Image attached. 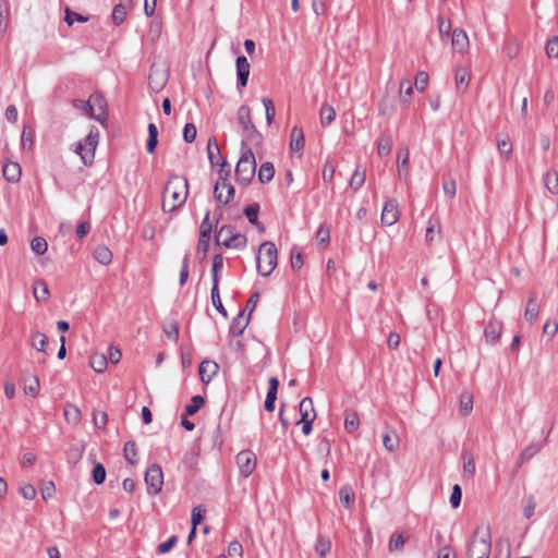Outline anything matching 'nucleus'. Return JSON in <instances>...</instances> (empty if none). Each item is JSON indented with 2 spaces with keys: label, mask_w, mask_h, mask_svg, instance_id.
<instances>
[{
  "label": "nucleus",
  "mask_w": 558,
  "mask_h": 558,
  "mask_svg": "<svg viewBox=\"0 0 558 558\" xmlns=\"http://www.w3.org/2000/svg\"><path fill=\"white\" fill-rule=\"evenodd\" d=\"M189 195L187 179L173 174L171 175L163 190L162 210L165 213H172L180 208L186 201Z\"/></svg>",
  "instance_id": "1"
},
{
  "label": "nucleus",
  "mask_w": 558,
  "mask_h": 558,
  "mask_svg": "<svg viewBox=\"0 0 558 558\" xmlns=\"http://www.w3.org/2000/svg\"><path fill=\"white\" fill-rule=\"evenodd\" d=\"M256 172V160L253 151L247 147L246 143H241V156L235 166V179L239 184L247 185L254 178Z\"/></svg>",
  "instance_id": "2"
},
{
  "label": "nucleus",
  "mask_w": 558,
  "mask_h": 558,
  "mask_svg": "<svg viewBox=\"0 0 558 558\" xmlns=\"http://www.w3.org/2000/svg\"><path fill=\"white\" fill-rule=\"evenodd\" d=\"M256 267L263 277H268L277 267V248L272 242L266 241L260 244L256 256Z\"/></svg>",
  "instance_id": "3"
},
{
  "label": "nucleus",
  "mask_w": 558,
  "mask_h": 558,
  "mask_svg": "<svg viewBox=\"0 0 558 558\" xmlns=\"http://www.w3.org/2000/svg\"><path fill=\"white\" fill-rule=\"evenodd\" d=\"M99 141V131L92 128L87 136L76 145L75 153L81 156L85 166L92 165L95 157V150Z\"/></svg>",
  "instance_id": "4"
},
{
  "label": "nucleus",
  "mask_w": 558,
  "mask_h": 558,
  "mask_svg": "<svg viewBox=\"0 0 558 558\" xmlns=\"http://www.w3.org/2000/svg\"><path fill=\"white\" fill-rule=\"evenodd\" d=\"M216 241L228 248L242 250L246 247L247 239L244 234L234 232L233 227L222 226L217 232Z\"/></svg>",
  "instance_id": "5"
},
{
  "label": "nucleus",
  "mask_w": 558,
  "mask_h": 558,
  "mask_svg": "<svg viewBox=\"0 0 558 558\" xmlns=\"http://www.w3.org/2000/svg\"><path fill=\"white\" fill-rule=\"evenodd\" d=\"M490 549L489 534L480 535L478 531H476L468 546V558H489Z\"/></svg>",
  "instance_id": "6"
},
{
  "label": "nucleus",
  "mask_w": 558,
  "mask_h": 558,
  "mask_svg": "<svg viewBox=\"0 0 558 558\" xmlns=\"http://www.w3.org/2000/svg\"><path fill=\"white\" fill-rule=\"evenodd\" d=\"M145 483L148 494L157 495L161 492L163 485L162 470L158 464H151L145 472Z\"/></svg>",
  "instance_id": "7"
},
{
  "label": "nucleus",
  "mask_w": 558,
  "mask_h": 558,
  "mask_svg": "<svg viewBox=\"0 0 558 558\" xmlns=\"http://www.w3.org/2000/svg\"><path fill=\"white\" fill-rule=\"evenodd\" d=\"M238 122L242 126L247 140L253 141L254 137H259V132L252 122L250 107L243 105L238 110Z\"/></svg>",
  "instance_id": "8"
},
{
  "label": "nucleus",
  "mask_w": 558,
  "mask_h": 558,
  "mask_svg": "<svg viewBox=\"0 0 558 558\" xmlns=\"http://www.w3.org/2000/svg\"><path fill=\"white\" fill-rule=\"evenodd\" d=\"M89 117L104 123L107 120V101L100 94H92L89 97Z\"/></svg>",
  "instance_id": "9"
},
{
  "label": "nucleus",
  "mask_w": 558,
  "mask_h": 558,
  "mask_svg": "<svg viewBox=\"0 0 558 558\" xmlns=\"http://www.w3.org/2000/svg\"><path fill=\"white\" fill-rule=\"evenodd\" d=\"M256 463V456L251 450H243L236 456V464L243 477H248L254 472Z\"/></svg>",
  "instance_id": "10"
},
{
  "label": "nucleus",
  "mask_w": 558,
  "mask_h": 558,
  "mask_svg": "<svg viewBox=\"0 0 558 558\" xmlns=\"http://www.w3.org/2000/svg\"><path fill=\"white\" fill-rule=\"evenodd\" d=\"M235 190L229 182H217L214 187V197L217 203L228 205L234 197Z\"/></svg>",
  "instance_id": "11"
},
{
  "label": "nucleus",
  "mask_w": 558,
  "mask_h": 558,
  "mask_svg": "<svg viewBox=\"0 0 558 558\" xmlns=\"http://www.w3.org/2000/svg\"><path fill=\"white\" fill-rule=\"evenodd\" d=\"M399 220V206L395 199H388L383 207L381 222L392 226Z\"/></svg>",
  "instance_id": "12"
},
{
  "label": "nucleus",
  "mask_w": 558,
  "mask_h": 558,
  "mask_svg": "<svg viewBox=\"0 0 558 558\" xmlns=\"http://www.w3.org/2000/svg\"><path fill=\"white\" fill-rule=\"evenodd\" d=\"M238 87H245L250 76V63L244 56H239L235 61Z\"/></svg>",
  "instance_id": "13"
},
{
  "label": "nucleus",
  "mask_w": 558,
  "mask_h": 558,
  "mask_svg": "<svg viewBox=\"0 0 558 558\" xmlns=\"http://www.w3.org/2000/svg\"><path fill=\"white\" fill-rule=\"evenodd\" d=\"M133 8V0H119L112 10V21L114 25H121L125 19L128 11Z\"/></svg>",
  "instance_id": "14"
},
{
  "label": "nucleus",
  "mask_w": 558,
  "mask_h": 558,
  "mask_svg": "<svg viewBox=\"0 0 558 558\" xmlns=\"http://www.w3.org/2000/svg\"><path fill=\"white\" fill-rule=\"evenodd\" d=\"M409 149L407 147L399 148L397 156V170L400 179L408 181L409 179Z\"/></svg>",
  "instance_id": "15"
},
{
  "label": "nucleus",
  "mask_w": 558,
  "mask_h": 558,
  "mask_svg": "<svg viewBox=\"0 0 558 558\" xmlns=\"http://www.w3.org/2000/svg\"><path fill=\"white\" fill-rule=\"evenodd\" d=\"M218 369H219V366L216 362L207 361V360L203 361L199 364V369H198L202 383L208 384L213 379V377L217 374Z\"/></svg>",
  "instance_id": "16"
},
{
  "label": "nucleus",
  "mask_w": 558,
  "mask_h": 558,
  "mask_svg": "<svg viewBox=\"0 0 558 558\" xmlns=\"http://www.w3.org/2000/svg\"><path fill=\"white\" fill-rule=\"evenodd\" d=\"M502 325L498 322H489L484 328V336L486 342L495 344L498 342L501 335Z\"/></svg>",
  "instance_id": "17"
},
{
  "label": "nucleus",
  "mask_w": 558,
  "mask_h": 558,
  "mask_svg": "<svg viewBox=\"0 0 558 558\" xmlns=\"http://www.w3.org/2000/svg\"><path fill=\"white\" fill-rule=\"evenodd\" d=\"M248 322H250V315L245 317L244 312L241 311L238 314V316L235 318H233V320L230 324V327H229L230 333L234 337L241 336L243 333V331L245 330L246 326L248 325Z\"/></svg>",
  "instance_id": "18"
},
{
  "label": "nucleus",
  "mask_w": 558,
  "mask_h": 558,
  "mask_svg": "<svg viewBox=\"0 0 558 558\" xmlns=\"http://www.w3.org/2000/svg\"><path fill=\"white\" fill-rule=\"evenodd\" d=\"M451 44L453 49L459 52H464L469 47V38L466 33L461 28H456L452 32Z\"/></svg>",
  "instance_id": "19"
},
{
  "label": "nucleus",
  "mask_w": 558,
  "mask_h": 558,
  "mask_svg": "<svg viewBox=\"0 0 558 558\" xmlns=\"http://www.w3.org/2000/svg\"><path fill=\"white\" fill-rule=\"evenodd\" d=\"M304 132L300 126H293L290 134V149L292 151H301L304 148Z\"/></svg>",
  "instance_id": "20"
},
{
  "label": "nucleus",
  "mask_w": 558,
  "mask_h": 558,
  "mask_svg": "<svg viewBox=\"0 0 558 558\" xmlns=\"http://www.w3.org/2000/svg\"><path fill=\"white\" fill-rule=\"evenodd\" d=\"M2 174L9 182L16 183L21 178V166L17 162H7L2 167Z\"/></svg>",
  "instance_id": "21"
},
{
  "label": "nucleus",
  "mask_w": 558,
  "mask_h": 558,
  "mask_svg": "<svg viewBox=\"0 0 558 558\" xmlns=\"http://www.w3.org/2000/svg\"><path fill=\"white\" fill-rule=\"evenodd\" d=\"M299 411L301 415L300 421L316 418V412L314 409L313 400L310 397H305L301 400L299 404Z\"/></svg>",
  "instance_id": "22"
},
{
  "label": "nucleus",
  "mask_w": 558,
  "mask_h": 558,
  "mask_svg": "<svg viewBox=\"0 0 558 558\" xmlns=\"http://www.w3.org/2000/svg\"><path fill=\"white\" fill-rule=\"evenodd\" d=\"M207 154H208V159H209L211 167H217L218 165H220L222 162V160H226L221 156L219 147H218L215 138L208 140Z\"/></svg>",
  "instance_id": "23"
},
{
  "label": "nucleus",
  "mask_w": 558,
  "mask_h": 558,
  "mask_svg": "<svg viewBox=\"0 0 558 558\" xmlns=\"http://www.w3.org/2000/svg\"><path fill=\"white\" fill-rule=\"evenodd\" d=\"M470 71L465 66H457L456 74H454V81H456V87L458 90H465L469 83H470Z\"/></svg>",
  "instance_id": "24"
},
{
  "label": "nucleus",
  "mask_w": 558,
  "mask_h": 558,
  "mask_svg": "<svg viewBox=\"0 0 558 558\" xmlns=\"http://www.w3.org/2000/svg\"><path fill=\"white\" fill-rule=\"evenodd\" d=\"M33 294L37 302H46L49 298V289L47 283L37 279L33 283Z\"/></svg>",
  "instance_id": "25"
},
{
  "label": "nucleus",
  "mask_w": 558,
  "mask_h": 558,
  "mask_svg": "<svg viewBox=\"0 0 558 558\" xmlns=\"http://www.w3.org/2000/svg\"><path fill=\"white\" fill-rule=\"evenodd\" d=\"M320 124L327 126L331 124L336 119V110L332 106L324 104L319 110Z\"/></svg>",
  "instance_id": "26"
},
{
  "label": "nucleus",
  "mask_w": 558,
  "mask_h": 558,
  "mask_svg": "<svg viewBox=\"0 0 558 558\" xmlns=\"http://www.w3.org/2000/svg\"><path fill=\"white\" fill-rule=\"evenodd\" d=\"M463 460V472L469 477H473L475 473V459L470 450H463L461 453Z\"/></svg>",
  "instance_id": "27"
},
{
  "label": "nucleus",
  "mask_w": 558,
  "mask_h": 558,
  "mask_svg": "<svg viewBox=\"0 0 558 558\" xmlns=\"http://www.w3.org/2000/svg\"><path fill=\"white\" fill-rule=\"evenodd\" d=\"M223 268V257L221 254H216L213 257V265H211V280L213 286L216 284V288L219 287V280H220V271Z\"/></svg>",
  "instance_id": "28"
},
{
  "label": "nucleus",
  "mask_w": 558,
  "mask_h": 558,
  "mask_svg": "<svg viewBox=\"0 0 558 558\" xmlns=\"http://www.w3.org/2000/svg\"><path fill=\"white\" fill-rule=\"evenodd\" d=\"M94 258L101 265H109L112 260L111 251L105 245H98L94 250Z\"/></svg>",
  "instance_id": "29"
},
{
  "label": "nucleus",
  "mask_w": 558,
  "mask_h": 558,
  "mask_svg": "<svg viewBox=\"0 0 558 558\" xmlns=\"http://www.w3.org/2000/svg\"><path fill=\"white\" fill-rule=\"evenodd\" d=\"M275 175V167L271 162L266 161L260 165L258 170V181L263 184L270 182Z\"/></svg>",
  "instance_id": "30"
},
{
  "label": "nucleus",
  "mask_w": 558,
  "mask_h": 558,
  "mask_svg": "<svg viewBox=\"0 0 558 558\" xmlns=\"http://www.w3.org/2000/svg\"><path fill=\"white\" fill-rule=\"evenodd\" d=\"M365 179V169L361 170L360 167L357 166L350 178L349 185L353 191H357L363 186Z\"/></svg>",
  "instance_id": "31"
},
{
  "label": "nucleus",
  "mask_w": 558,
  "mask_h": 558,
  "mask_svg": "<svg viewBox=\"0 0 558 558\" xmlns=\"http://www.w3.org/2000/svg\"><path fill=\"white\" fill-rule=\"evenodd\" d=\"M536 300H537L536 293L535 292L531 293V296L527 301L525 312H524V316L527 320L532 322V320L536 319V317L538 315L539 305L537 304Z\"/></svg>",
  "instance_id": "32"
},
{
  "label": "nucleus",
  "mask_w": 558,
  "mask_h": 558,
  "mask_svg": "<svg viewBox=\"0 0 558 558\" xmlns=\"http://www.w3.org/2000/svg\"><path fill=\"white\" fill-rule=\"evenodd\" d=\"M39 388L40 384L37 376L29 375L28 377L24 378L23 390L26 395H32L33 397H36L39 392Z\"/></svg>",
  "instance_id": "33"
},
{
  "label": "nucleus",
  "mask_w": 558,
  "mask_h": 558,
  "mask_svg": "<svg viewBox=\"0 0 558 558\" xmlns=\"http://www.w3.org/2000/svg\"><path fill=\"white\" fill-rule=\"evenodd\" d=\"M89 365L95 372L102 373L107 368L108 359L105 354L94 353L89 359Z\"/></svg>",
  "instance_id": "34"
},
{
  "label": "nucleus",
  "mask_w": 558,
  "mask_h": 558,
  "mask_svg": "<svg viewBox=\"0 0 558 558\" xmlns=\"http://www.w3.org/2000/svg\"><path fill=\"white\" fill-rule=\"evenodd\" d=\"M545 187L551 194H558V173L556 171H547L543 178Z\"/></svg>",
  "instance_id": "35"
},
{
  "label": "nucleus",
  "mask_w": 558,
  "mask_h": 558,
  "mask_svg": "<svg viewBox=\"0 0 558 558\" xmlns=\"http://www.w3.org/2000/svg\"><path fill=\"white\" fill-rule=\"evenodd\" d=\"M383 445L388 452H393L399 446V437L395 432H386L383 435Z\"/></svg>",
  "instance_id": "36"
},
{
  "label": "nucleus",
  "mask_w": 558,
  "mask_h": 558,
  "mask_svg": "<svg viewBox=\"0 0 558 558\" xmlns=\"http://www.w3.org/2000/svg\"><path fill=\"white\" fill-rule=\"evenodd\" d=\"M258 211L259 205L257 203H254L244 209V215L252 225L263 230V226L258 222Z\"/></svg>",
  "instance_id": "37"
},
{
  "label": "nucleus",
  "mask_w": 558,
  "mask_h": 558,
  "mask_svg": "<svg viewBox=\"0 0 558 558\" xmlns=\"http://www.w3.org/2000/svg\"><path fill=\"white\" fill-rule=\"evenodd\" d=\"M210 298H211V303L213 305L215 306V308L223 316V317H227L228 316V313H227V310L225 308L222 302H221V298H220V292H219V287L216 288V284L213 286L211 288V292H210Z\"/></svg>",
  "instance_id": "38"
},
{
  "label": "nucleus",
  "mask_w": 558,
  "mask_h": 558,
  "mask_svg": "<svg viewBox=\"0 0 558 558\" xmlns=\"http://www.w3.org/2000/svg\"><path fill=\"white\" fill-rule=\"evenodd\" d=\"M360 426V418L356 412H348L344 417V427L348 433H354Z\"/></svg>",
  "instance_id": "39"
},
{
  "label": "nucleus",
  "mask_w": 558,
  "mask_h": 558,
  "mask_svg": "<svg viewBox=\"0 0 558 558\" xmlns=\"http://www.w3.org/2000/svg\"><path fill=\"white\" fill-rule=\"evenodd\" d=\"M123 453H124L125 460L130 464L135 465L137 463V460H136V456H137L136 444L133 440H130V441L125 442L124 448H123Z\"/></svg>",
  "instance_id": "40"
},
{
  "label": "nucleus",
  "mask_w": 558,
  "mask_h": 558,
  "mask_svg": "<svg viewBox=\"0 0 558 558\" xmlns=\"http://www.w3.org/2000/svg\"><path fill=\"white\" fill-rule=\"evenodd\" d=\"M205 400L202 396L197 395L192 397L189 404L185 405V413L187 415H194L204 405Z\"/></svg>",
  "instance_id": "41"
},
{
  "label": "nucleus",
  "mask_w": 558,
  "mask_h": 558,
  "mask_svg": "<svg viewBox=\"0 0 558 558\" xmlns=\"http://www.w3.org/2000/svg\"><path fill=\"white\" fill-rule=\"evenodd\" d=\"M330 542L322 535H318L315 544V550L317 555L324 558L330 550Z\"/></svg>",
  "instance_id": "42"
},
{
  "label": "nucleus",
  "mask_w": 558,
  "mask_h": 558,
  "mask_svg": "<svg viewBox=\"0 0 558 558\" xmlns=\"http://www.w3.org/2000/svg\"><path fill=\"white\" fill-rule=\"evenodd\" d=\"M31 248L36 255H43L48 248V243L43 236H35L31 242Z\"/></svg>",
  "instance_id": "43"
},
{
  "label": "nucleus",
  "mask_w": 558,
  "mask_h": 558,
  "mask_svg": "<svg viewBox=\"0 0 558 558\" xmlns=\"http://www.w3.org/2000/svg\"><path fill=\"white\" fill-rule=\"evenodd\" d=\"M32 345L37 350V351H40V352H44L47 344H48V338L46 335L37 331L35 333H33L32 336Z\"/></svg>",
  "instance_id": "44"
},
{
  "label": "nucleus",
  "mask_w": 558,
  "mask_h": 558,
  "mask_svg": "<svg viewBox=\"0 0 558 558\" xmlns=\"http://www.w3.org/2000/svg\"><path fill=\"white\" fill-rule=\"evenodd\" d=\"M339 497L341 504L345 508H350L354 502V493L350 487H342L339 492Z\"/></svg>",
  "instance_id": "45"
},
{
  "label": "nucleus",
  "mask_w": 558,
  "mask_h": 558,
  "mask_svg": "<svg viewBox=\"0 0 558 558\" xmlns=\"http://www.w3.org/2000/svg\"><path fill=\"white\" fill-rule=\"evenodd\" d=\"M189 275H190V254H185L183 259H182V266H181V270H180V278H179V283L180 286H184L189 279Z\"/></svg>",
  "instance_id": "46"
},
{
  "label": "nucleus",
  "mask_w": 558,
  "mask_h": 558,
  "mask_svg": "<svg viewBox=\"0 0 558 558\" xmlns=\"http://www.w3.org/2000/svg\"><path fill=\"white\" fill-rule=\"evenodd\" d=\"M209 210L206 211L205 218L201 223L199 227V238L210 239L211 231H213V225L209 220Z\"/></svg>",
  "instance_id": "47"
},
{
  "label": "nucleus",
  "mask_w": 558,
  "mask_h": 558,
  "mask_svg": "<svg viewBox=\"0 0 558 558\" xmlns=\"http://www.w3.org/2000/svg\"><path fill=\"white\" fill-rule=\"evenodd\" d=\"M262 102L265 107L266 122L270 125L272 124L276 114L274 102L270 98H263Z\"/></svg>",
  "instance_id": "48"
},
{
  "label": "nucleus",
  "mask_w": 558,
  "mask_h": 558,
  "mask_svg": "<svg viewBox=\"0 0 558 558\" xmlns=\"http://www.w3.org/2000/svg\"><path fill=\"white\" fill-rule=\"evenodd\" d=\"M93 481L95 484L100 485L106 480V469L101 463H96L92 472Z\"/></svg>",
  "instance_id": "49"
},
{
  "label": "nucleus",
  "mask_w": 558,
  "mask_h": 558,
  "mask_svg": "<svg viewBox=\"0 0 558 558\" xmlns=\"http://www.w3.org/2000/svg\"><path fill=\"white\" fill-rule=\"evenodd\" d=\"M460 408L464 414H469L473 409V397L469 392H463L460 396Z\"/></svg>",
  "instance_id": "50"
},
{
  "label": "nucleus",
  "mask_w": 558,
  "mask_h": 558,
  "mask_svg": "<svg viewBox=\"0 0 558 558\" xmlns=\"http://www.w3.org/2000/svg\"><path fill=\"white\" fill-rule=\"evenodd\" d=\"M392 147V140L390 136L381 137L377 144V153L379 156H387Z\"/></svg>",
  "instance_id": "51"
},
{
  "label": "nucleus",
  "mask_w": 558,
  "mask_h": 558,
  "mask_svg": "<svg viewBox=\"0 0 558 558\" xmlns=\"http://www.w3.org/2000/svg\"><path fill=\"white\" fill-rule=\"evenodd\" d=\"M64 416L69 422H78L81 418V412L77 407L66 404L64 408Z\"/></svg>",
  "instance_id": "52"
},
{
  "label": "nucleus",
  "mask_w": 558,
  "mask_h": 558,
  "mask_svg": "<svg viewBox=\"0 0 558 558\" xmlns=\"http://www.w3.org/2000/svg\"><path fill=\"white\" fill-rule=\"evenodd\" d=\"M405 543V538L403 537L402 534H392L391 537H390V541H389V550L390 551H397V550H401L403 545Z\"/></svg>",
  "instance_id": "53"
},
{
  "label": "nucleus",
  "mask_w": 558,
  "mask_h": 558,
  "mask_svg": "<svg viewBox=\"0 0 558 558\" xmlns=\"http://www.w3.org/2000/svg\"><path fill=\"white\" fill-rule=\"evenodd\" d=\"M413 94V88L408 80H403L400 82V96L402 101L409 102L411 96Z\"/></svg>",
  "instance_id": "54"
},
{
  "label": "nucleus",
  "mask_w": 558,
  "mask_h": 558,
  "mask_svg": "<svg viewBox=\"0 0 558 558\" xmlns=\"http://www.w3.org/2000/svg\"><path fill=\"white\" fill-rule=\"evenodd\" d=\"M542 448L539 444H530L522 450V461H529L532 459Z\"/></svg>",
  "instance_id": "55"
},
{
  "label": "nucleus",
  "mask_w": 558,
  "mask_h": 558,
  "mask_svg": "<svg viewBox=\"0 0 558 558\" xmlns=\"http://www.w3.org/2000/svg\"><path fill=\"white\" fill-rule=\"evenodd\" d=\"M243 547L240 542L232 541L228 545V555L230 558H242Z\"/></svg>",
  "instance_id": "56"
},
{
  "label": "nucleus",
  "mask_w": 558,
  "mask_h": 558,
  "mask_svg": "<svg viewBox=\"0 0 558 558\" xmlns=\"http://www.w3.org/2000/svg\"><path fill=\"white\" fill-rule=\"evenodd\" d=\"M535 508H536L535 497L533 495L527 496L525 506L523 508V515L526 519H531L534 515Z\"/></svg>",
  "instance_id": "57"
},
{
  "label": "nucleus",
  "mask_w": 558,
  "mask_h": 558,
  "mask_svg": "<svg viewBox=\"0 0 558 558\" xmlns=\"http://www.w3.org/2000/svg\"><path fill=\"white\" fill-rule=\"evenodd\" d=\"M64 20L69 26H72L74 24V22H82V23L87 22L88 17L83 16L78 13H75V12L71 11L70 9H66Z\"/></svg>",
  "instance_id": "58"
},
{
  "label": "nucleus",
  "mask_w": 558,
  "mask_h": 558,
  "mask_svg": "<svg viewBox=\"0 0 558 558\" xmlns=\"http://www.w3.org/2000/svg\"><path fill=\"white\" fill-rule=\"evenodd\" d=\"M415 88L418 92H424L428 85V74L424 71H421L415 76Z\"/></svg>",
  "instance_id": "59"
},
{
  "label": "nucleus",
  "mask_w": 558,
  "mask_h": 558,
  "mask_svg": "<svg viewBox=\"0 0 558 558\" xmlns=\"http://www.w3.org/2000/svg\"><path fill=\"white\" fill-rule=\"evenodd\" d=\"M545 51L549 58L558 57V38L557 37H553L547 40L546 46H545Z\"/></svg>",
  "instance_id": "60"
},
{
  "label": "nucleus",
  "mask_w": 558,
  "mask_h": 558,
  "mask_svg": "<svg viewBox=\"0 0 558 558\" xmlns=\"http://www.w3.org/2000/svg\"><path fill=\"white\" fill-rule=\"evenodd\" d=\"M439 232H440L439 223L437 221L429 220L427 228H426V235H425L426 241L429 243L433 242L435 234L439 233Z\"/></svg>",
  "instance_id": "61"
},
{
  "label": "nucleus",
  "mask_w": 558,
  "mask_h": 558,
  "mask_svg": "<svg viewBox=\"0 0 558 558\" xmlns=\"http://www.w3.org/2000/svg\"><path fill=\"white\" fill-rule=\"evenodd\" d=\"M197 134L196 126L193 123H186L183 130V138L186 143L195 141Z\"/></svg>",
  "instance_id": "62"
},
{
  "label": "nucleus",
  "mask_w": 558,
  "mask_h": 558,
  "mask_svg": "<svg viewBox=\"0 0 558 558\" xmlns=\"http://www.w3.org/2000/svg\"><path fill=\"white\" fill-rule=\"evenodd\" d=\"M177 542H178V537L175 535H172L171 537L168 538V541L158 545L157 551L159 554H166L174 547Z\"/></svg>",
  "instance_id": "63"
},
{
  "label": "nucleus",
  "mask_w": 558,
  "mask_h": 558,
  "mask_svg": "<svg viewBox=\"0 0 558 558\" xmlns=\"http://www.w3.org/2000/svg\"><path fill=\"white\" fill-rule=\"evenodd\" d=\"M461 498H462L461 487L458 484H456L452 487V492H451V496H450L451 507L452 508H458L460 506V504H461Z\"/></svg>",
  "instance_id": "64"
}]
</instances>
